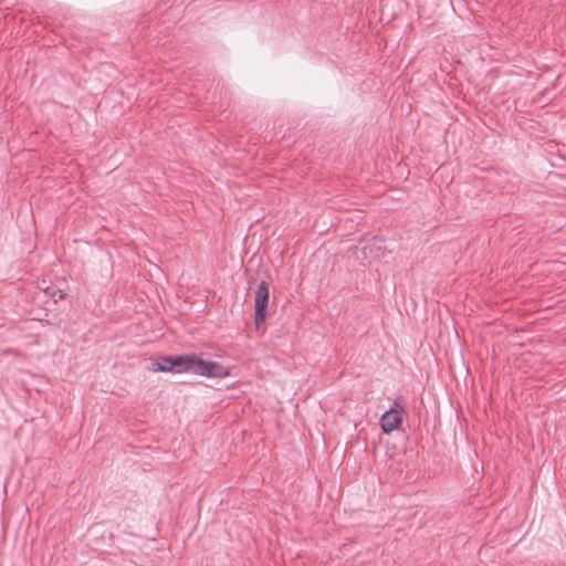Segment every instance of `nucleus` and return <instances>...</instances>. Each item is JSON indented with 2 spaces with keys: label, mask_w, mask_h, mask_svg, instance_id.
<instances>
[{
  "label": "nucleus",
  "mask_w": 566,
  "mask_h": 566,
  "mask_svg": "<svg viewBox=\"0 0 566 566\" xmlns=\"http://www.w3.org/2000/svg\"><path fill=\"white\" fill-rule=\"evenodd\" d=\"M406 417V411L399 400H395L394 405L380 417V427L385 433H391L398 430Z\"/></svg>",
  "instance_id": "nucleus-1"
},
{
  "label": "nucleus",
  "mask_w": 566,
  "mask_h": 566,
  "mask_svg": "<svg viewBox=\"0 0 566 566\" xmlns=\"http://www.w3.org/2000/svg\"><path fill=\"white\" fill-rule=\"evenodd\" d=\"M195 375L208 378H226L230 375L229 368L217 361L205 360L197 356Z\"/></svg>",
  "instance_id": "nucleus-2"
},
{
  "label": "nucleus",
  "mask_w": 566,
  "mask_h": 566,
  "mask_svg": "<svg viewBox=\"0 0 566 566\" xmlns=\"http://www.w3.org/2000/svg\"><path fill=\"white\" fill-rule=\"evenodd\" d=\"M255 325L260 326L266 318V308L269 304V284L262 281L255 291Z\"/></svg>",
  "instance_id": "nucleus-3"
},
{
  "label": "nucleus",
  "mask_w": 566,
  "mask_h": 566,
  "mask_svg": "<svg viewBox=\"0 0 566 566\" xmlns=\"http://www.w3.org/2000/svg\"><path fill=\"white\" fill-rule=\"evenodd\" d=\"M197 363L196 354L171 356V366L174 374L192 373L195 374Z\"/></svg>",
  "instance_id": "nucleus-4"
},
{
  "label": "nucleus",
  "mask_w": 566,
  "mask_h": 566,
  "mask_svg": "<svg viewBox=\"0 0 566 566\" xmlns=\"http://www.w3.org/2000/svg\"><path fill=\"white\" fill-rule=\"evenodd\" d=\"M155 371H161V373H172V366H171V356H163L160 357L156 364H154Z\"/></svg>",
  "instance_id": "nucleus-5"
},
{
  "label": "nucleus",
  "mask_w": 566,
  "mask_h": 566,
  "mask_svg": "<svg viewBox=\"0 0 566 566\" xmlns=\"http://www.w3.org/2000/svg\"><path fill=\"white\" fill-rule=\"evenodd\" d=\"M377 243H380V241L375 240L373 243H370L369 247L365 248V254H367V250L369 251L370 255L374 259H378L385 255V251L381 249L380 245H377Z\"/></svg>",
  "instance_id": "nucleus-6"
}]
</instances>
